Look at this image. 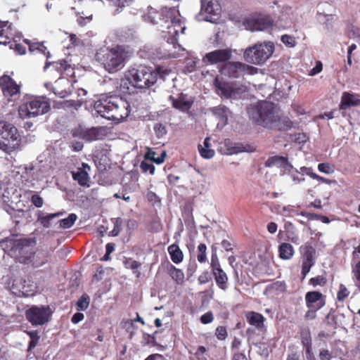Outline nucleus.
<instances>
[{"instance_id": "f257e3e1", "label": "nucleus", "mask_w": 360, "mask_h": 360, "mask_svg": "<svg viewBox=\"0 0 360 360\" xmlns=\"http://www.w3.org/2000/svg\"><path fill=\"white\" fill-rule=\"evenodd\" d=\"M95 114L116 122L125 120L130 114L129 102L120 96H110L94 103Z\"/></svg>"}, {"instance_id": "f03ea898", "label": "nucleus", "mask_w": 360, "mask_h": 360, "mask_svg": "<svg viewBox=\"0 0 360 360\" xmlns=\"http://www.w3.org/2000/svg\"><path fill=\"white\" fill-rule=\"evenodd\" d=\"M157 79L158 73L150 68L142 65L134 66L121 79V91L123 93H129V84L138 89L148 88L153 85Z\"/></svg>"}, {"instance_id": "7ed1b4c3", "label": "nucleus", "mask_w": 360, "mask_h": 360, "mask_svg": "<svg viewBox=\"0 0 360 360\" xmlns=\"http://www.w3.org/2000/svg\"><path fill=\"white\" fill-rule=\"evenodd\" d=\"M129 58V52L123 46L101 49L96 54V60L109 73H115L122 69Z\"/></svg>"}, {"instance_id": "20e7f679", "label": "nucleus", "mask_w": 360, "mask_h": 360, "mask_svg": "<svg viewBox=\"0 0 360 360\" xmlns=\"http://www.w3.org/2000/svg\"><path fill=\"white\" fill-rule=\"evenodd\" d=\"M0 247L20 263L29 264L28 256L32 250L30 239L11 236L0 240Z\"/></svg>"}, {"instance_id": "39448f33", "label": "nucleus", "mask_w": 360, "mask_h": 360, "mask_svg": "<svg viewBox=\"0 0 360 360\" xmlns=\"http://www.w3.org/2000/svg\"><path fill=\"white\" fill-rule=\"evenodd\" d=\"M248 114L255 122L264 127L275 128L280 120L276 107L269 102H261L252 106Z\"/></svg>"}, {"instance_id": "423d86ee", "label": "nucleus", "mask_w": 360, "mask_h": 360, "mask_svg": "<svg viewBox=\"0 0 360 360\" xmlns=\"http://www.w3.org/2000/svg\"><path fill=\"white\" fill-rule=\"evenodd\" d=\"M22 149V141L17 128L12 124L0 121V150L11 153Z\"/></svg>"}, {"instance_id": "0eeeda50", "label": "nucleus", "mask_w": 360, "mask_h": 360, "mask_svg": "<svg viewBox=\"0 0 360 360\" xmlns=\"http://www.w3.org/2000/svg\"><path fill=\"white\" fill-rule=\"evenodd\" d=\"M274 49L273 42L259 43L245 49L243 57L247 63L260 65L272 56Z\"/></svg>"}, {"instance_id": "6e6552de", "label": "nucleus", "mask_w": 360, "mask_h": 360, "mask_svg": "<svg viewBox=\"0 0 360 360\" xmlns=\"http://www.w3.org/2000/svg\"><path fill=\"white\" fill-rule=\"evenodd\" d=\"M164 12L167 18V21H170V24L167 26V33L169 34L167 41L172 44L174 49H178V51H184L185 49L177 43L176 38L179 32L184 34L186 30V26L182 24L181 20L178 18V15H179V11L175 7H172L165 8Z\"/></svg>"}, {"instance_id": "1a4fd4ad", "label": "nucleus", "mask_w": 360, "mask_h": 360, "mask_svg": "<svg viewBox=\"0 0 360 360\" xmlns=\"http://www.w3.org/2000/svg\"><path fill=\"white\" fill-rule=\"evenodd\" d=\"M51 110V104L44 97L32 98L19 107L21 118H32L46 114Z\"/></svg>"}, {"instance_id": "9d476101", "label": "nucleus", "mask_w": 360, "mask_h": 360, "mask_svg": "<svg viewBox=\"0 0 360 360\" xmlns=\"http://www.w3.org/2000/svg\"><path fill=\"white\" fill-rule=\"evenodd\" d=\"M221 7L217 0H201V10L198 20L216 23L219 20Z\"/></svg>"}, {"instance_id": "9b49d317", "label": "nucleus", "mask_w": 360, "mask_h": 360, "mask_svg": "<svg viewBox=\"0 0 360 360\" xmlns=\"http://www.w3.org/2000/svg\"><path fill=\"white\" fill-rule=\"evenodd\" d=\"M257 71L256 68L240 62L227 63L221 69V75L232 78H239L246 74L254 75Z\"/></svg>"}, {"instance_id": "f8f14e48", "label": "nucleus", "mask_w": 360, "mask_h": 360, "mask_svg": "<svg viewBox=\"0 0 360 360\" xmlns=\"http://www.w3.org/2000/svg\"><path fill=\"white\" fill-rule=\"evenodd\" d=\"M51 311L49 307L32 306L25 312L27 319L33 326H41L49 321Z\"/></svg>"}, {"instance_id": "ddd939ff", "label": "nucleus", "mask_w": 360, "mask_h": 360, "mask_svg": "<svg viewBox=\"0 0 360 360\" xmlns=\"http://www.w3.org/2000/svg\"><path fill=\"white\" fill-rule=\"evenodd\" d=\"M243 25L247 30L265 31L273 25V20L270 16L258 18H249L245 20Z\"/></svg>"}, {"instance_id": "4468645a", "label": "nucleus", "mask_w": 360, "mask_h": 360, "mask_svg": "<svg viewBox=\"0 0 360 360\" xmlns=\"http://www.w3.org/2000/svg\"><path fill=\"white\" fill-rule=\"evenodd\" d=\"M231 49H217L206 53L202 59V63L210 65L226 63L231 59Z\"/></svg>"}, {"instance_id": "2eb2a0df", "label": "nucleus", "mask_w": 360, "mask_h": 360, "mask_svg": "<svg viewBox=\"0 0 360 360\" xmlns=\"http://www.w3.org/2000/svg\"><path fill=\"white\" fill-rule=\"evenodd\" d=\"M51 256V251L47 249L37 250L33 252L32 249L28 256L29 264H31L33 267L38 268L46 264Z\"/></svg>"}, {"instance_id": "dca6fc26", "label": "nucleus", "mask_w": 360, "mask_h": 360, "mask_svg": "<svg viewBox=\"0 0 360 360\" xmlns=\"http://www.w3.org/2000/svg\"><path fill=\"white\" fill-rule=\"evenodd\" d=\"M265 167H276L281 169V174L285 175L286 173L292 169V165L288 162L287 158L283 156H272L269 157L264 163Z\"/></svg>"}, {"instance_id": "f3484780", "label": "nucleus", "mask_w": 360, "mask_h": 360, "mask_svg": "<svg viewBox=\"0 0 360 360\" xmlns=\"http://www.w3.org/2000/svg\"><path fill=\"white\" fill-rule=\"evenodd\" d=\"M305 300L307 307L311 311H316L325 305L323 295L318 291H310L306 293Z\"/></svg>"}, {"instance_id": "a211bd4d", "label": "nucleus", "mask_w": 360, "mask_h": 360, "mask_svg": "<svg viewBox=\"0 0 360 360\" xmlns=\"http://www.w3.org/2000/svg\"><path fill=\"white\" fill-rule=\"evenodd\" d=\"M108 128L105 127H91L82 130L81 136L88 141L101 140L108 134Z\"/></svg>"}, {"instance_id": "6ab92c4d", "label": "nucleus", "mask_w": 360, "mask_h": 360, "mask_svg": "<svg viewBox=\"0 0 360 360\" xmlns=\"http://www.w3.org/2000/svg\"><path fill=\"white\" fill-rule=\"evenodd\" d=\"M15 37L12 24L8 21L3 22L0 20V38L4 39L0 41V44H9L11 39L15 41Z\"/></svg>"}, {"instance_id": "aec40b11", "label": "nucleus", "mask_w": 360, "mask_h": 360, "mask_svg": "<svg viewBox=\"0 0 360 360\" xmlns=\"http://www.w3.org/2000/svg\"><path fill=\"white\" fill-rule=\"evenodd\" d=\"M89 169V165L83 162L82 164V167H79L77 171L72 172L73 179L77 181L80 186H87L89 181V176L87 170Z\"/></svg>"}, {"instance_id": "412c9836", "label": "nucleus", "mask_w": 360, "mask_h": 360, "mask_svg": "<svg viewBox=\"0 0 360 360\" xmlns=\"http://www.w3.org/2000/svg\"><path fill=\"white\" fill-rule=\"evenodd\" d=\"M172 100L173 107L182 111L187 112L191 108L193 101L186 95L181 94L177 98L170 96Z\"/></svg>"}, {"instance_id": "4be33fe9", "label": "nucleus", "mask_w": 360, "mask_h": 360, "mask_svg": "<svg viewBox=\"0 0 360 360\" xmlns=\"http://www.w3.org/2000/svg\"><path fill=\"white\" fill-rule=\"evenodd\" d=\"M211 112L219 120L217 127H224L228 123V117L230 115V111L228 108L224 105H219L211 108Z\"/></svg>"}, {"instance_id": "5701e85b", "label": "nucleus", "mask_w": 360, "mask_h": 360, "mask_svg": "<svg viewBox=\"0 0 360 360\" xmlns=\"http://www.w3.org/2000/svg\"><path fill=\"white\" fill-rule=\"evenodd\" d=\"M63 214L62 212L53 214H45L43 211L39 210L37 213V221H39L44 228L48 229L52 226L53 220L55 218L60 217Z\"/></svg>"}, {"instance_id": "b1692460", "label": "nucleus", "mask_w": 360, "mask_h": 360, "mask_svg": "<svg viewBox=\"0 0 360 360\" xmlns=\"http://www.w3.org/2000/svg\"><path fill=\"white\" fill-rule=\"evenodd\" d=\"M360 105V99L354 94L347 92L343 93L341 98L340 109H347L352 106Z\"/></svg>"}, {"instance_id": "393cba45", "label": "nucleus", "mask_w": 360, "mask_h": 360, "mask_svg": "<svg viewBox=\"0 0 360 360\" xmlns=\"http://www.w3.org/2000/svg\"><path fill=\"white\" fill-rule=\"evenodd\" d=\"M212 274L217 286L223 291H226L228 288V276L225 271L221 268L213 271Z\"/></svg>"}, {"instance_id": "a878e982", "label": "nucleus", "mask_w": 360, "mask_h": 360, "mask_svg": "<svg viewBox=\"0 0 360 360\" xmlns=\"http://www.w3.org/2000/svg\"><path fill=\"white\" fill-rule=\"evenodd\" d=\"M167 250L174 263L179 264L183 261L184 255L179 245L172 244L168 247Z\"/></svg>"}, {"instance_id": "bb28decb", "label": "nucleus", "mask_w": 360, "mask_h": 360, "mask_svg": "<svg viewBox=\"0 0 360 360\" xmlns=\"http://www.w3.org/2000/svg\"><path fill=\"white\" fill-rule=\"evenodd\" d=\"M279 257L283 259H290L294 255V248L292 245L283 243L278 248Z\"/></svg>"}, {"instance_id": "cd10ccee", "label": "nucleus", "mask_w": 360, "mask_h": 360, "mask_svg": "<svg viewBox=\"0 0 360 360\" xmlns=\"http://www.w3.org/2000/svg\"><path fill=\"white\" fill-rule=\"evenodd\" d=\"M214 85L217 89L218 94L229 98L231 96V90L229 85L224 82H222L220 79L217 77L214 79Z\"/></svg>"}, {"instance_id": "c85d7f7f", "label": "nucleus", "mask_w": 360, "mask_h": 360, "mask_svg": "<svg viewBox=\"0 0 360 360\" xmlns=\"http://www.w3.org/2000/svg\"><path fill=\"white\" fill-rule=\"evenodd\" d=\"M301 252L302 254V260L308 261V262H315V253L316 251L314 248L309 245H302L300 248Z\"/></svg>"}, {"instance_id": "c756f323", "label": "nucleus", "mask_w": 360, "mask_h": 360, "mask_svg": "<svg viewBox=\"0 0 360 360\" xmlns=\"http://www.w3.org/2000/svg\"><path fill=\"white\" fill-rule=\"evenodd\" d=\"M248 319L250 324L259 328L263 325L264 319L263 316L259 313L250 312L248 316Z\"/></svg>"}, {"instance_id": "7c9ffc66", "label": "nucleus", "mask_w": 360, "mask_h": 360, "mask_svg": "<svg viewBox=\"0 0 360 360\" xmlns=\"http://www.w3.org/2000/svg\"><path fill=\"white\" fill-rule=\"evenodd\" d=\"M20 93V86L18 85L13 80L7 84L4 88V94L5 96H15Z\"/></svg>"}, {"instance_id": "2f4dec72", "label": "nucleus", "mask_w": 360, "mask_h": 360, "mask_svg": "<svg viewBox=\"0 0 360 360\" xmlns=\"http://www.w3.org/2000/svg\"><path fill=\"white\" fill-rule=\"evenodd\" d=\"M159 15H160L156 11V10L153 8H148V12L145 13L143 17L146 22H148L152 25H155L157 24V19L159 18Z\"/></svg>"}, {"instance_id": "473e14b6", "label": "nucleus", "mask_w": 360, "mask_h": 360, "mask_svg": "<svg viewBox=\"0 0 360 360\" xmlns=\"http://www.w3.org/2000/svg\"><path fill=\"white\" fill-rule=\"evenodd\" d=\"M77 219V216L74 214H70L67 218L59 221L60 227L62 229H69L73 226Z\"/></svg>"}, {"instance_id": "72a5a7b5", "label": "nucleus", "mask_w": 360, "mask_h": 360, "mask_svg": "<svg viewBox=\"0 0 360 360\" xmlns=\"http://www.w3.org/2000/svg\"><path fill=\"white\" fill-rule=\"evenodd\" d=\"M286 174L289 175L292 181L296 184H300L304 181V177L303 174H300V172L292 167V170L288 172Z\"/></svg>"}, {"instance_id": "f704fd0d", "label": "nucleus", "mask_w": 360, "mask_h": 360, "mask_svg": "<svg viewBox=\"0 0 360 360\" xmlns=\"http://www.w3.org/2000/svg\"><path fill=\"white\" fill-rule=\"evenodd\" d=\"M89 306V297L87 295H82L77 302V309L85 311Z\"/></svg>"}, {"instance_id": "c9c22d12", "label": "nucleus", "mask_w": 360, "mask_h": 360, "mask_svg": "<svg viewBox=\"0 0 360 360\" xmlns=\"http://www.w3.org/2000/svg\"><path fill=\"white\" fill-rule=\"evenodd\" d=\"M27 334L30 338V341L29 347H28V351H31L37 345L39 340V336L38 335L37 331H36V330L29 331V332H27Z\"/></svg>"}, {"instance_id": "e433bc0d", "label": "nucleus", "mask_w": 360, "mask_h": 360, "mask_svg": "<svg viewBox=\"0 0 360 360\" xmlns=\"http://www.w3.org/2000/svg\"><path fill=\"white\" fill-rule=\"evenodd\" d=\"M170 276H172V279L177 283L181 282L184 278V272L174 266L170 270Z\"/></svg>"}, {"instance_id": "4c0bfd02", "label": "nucleus", "mask_w": 360, "mask_h": 360, "mask_svg": "<svg viewBox=\"0 0 360 360\" xmlns=\"http://www.w3.org/2000/svg\"><path fill=\"white\" fill-rule=\"evenodd\" d=\"M114 228L110 232V236H117L120 233L122 230V226L123 224L122 219L118 217L114 219Z\"/></svg>"}, {"instance_id": "58836bf2", "label": "nucleus", "mask_w": 360, "mask_h": 360, "mask_svg": "<svg viewBox=\"0 0 360 360\" xmlns=\"http://www.w3.org/2000/svg\"><path fill=\"white\" fill-rule=\"evenodd\" d=\"M198 150L201 157L205 159L212 158L215 153L214 150L204 148L202 145L198 146Z\"/></svg>"}, {"instance_id": "ea45409f", "label": "nucleus", "mask_w": 360, "mask_h": 360, "mask_svg": "<svg viewBox=\"0 0 360 360\" xmlns=\"http://www.w3.org/2000/svg\"><path fill=\"white\" fill-rule=\"evenodd\" d=\"M281 41L288 47H294L296 44V41L294 37L288 34H283L281 38Z\"/></svg>"}, {"instance_id": "a19ab883", "label": "nucleus", "mask_w": 360, "mask_h": 360, "mask_svg": "<svg viewBox=\"0 0 360 360\" xmlns=\"http://www.w3.org/2000/svg\"><path fill=\"white\" fill-rule=\"evenodd\" d=\"M210 266L212 271L221 269L219 261L216 253V250H212Z\"/></svg>"}, {"instance_id": "79ce46f5", "label": "nucleus", "mask_w": 360, "mask_h": 360, "mask_svg": "<svg viewBox=\"0 0 360 360\" xmlns=\"http://www.w3.org/2000/svg\"><path fill=\"white\" fill-rule=\"evenodd\" d=\"M154 131L158 138H162L167 134L165 127L160 123H158L154 126Z\"/></svg>"}, {"instance_id": "37998d69", "label": "nucleus", "mask_w": 360, "mask_h": 360, "mask_svg": "<svg viewBox=\"0 0 360 360\" xmlns=\"http://www.w3.org/2000/svg\"><path fill=\"white\" fill-rule=\"evenodd\" d=\"M140 168L143 172H149L150 174H153L155 172V166L146 162H141Z\"/></svg>"}, {"instance_id": "c03bdc74", "label": "nucleus", "mask_w": 360, "mask_h": 360, "mask_svg": "<svg viewBox=\"0 0 360 360\" xmlns=\"http://www.w3.org/2000/svg\"><path fill=\"white\" fill-rule=\"evenodd\" d=\"M349 294V292L347 289V288L342 285L340 284V290L337 295V298L339 301H343Z\"/></svg>"}, {"instance_id": "a18cd8bd", "label": "nucleus", "mask_w": 360, "mask_h": 360, "mask_svg": "<svg viewBox=\"0 0 360 360\" xmlns=\"http://www.w3.org/2000/svg\"><path fill=\"white\" fill-rule=\"evenodd\" d=\"M318 169L323 173L330 174L333 173L334 170L328 163H320L318 165Z\"/></svg>"}, {"instance_id": "49530a36", "label": "nucleus", "mask_w": 360, "mask_h": 360, "mask_svg": "<svg viewBox=\"0 0 360 360\" xmlns=\"http://www.w3.org/2000/svg\"><path fill=\"white\" fill-rule=\"evenodd\" d=\"M309 283L313 286L323 285L326 283V279L321 276L310 278Z\"/></svg>"}, {"instance_id": "de8ad7c7", "label": "nucleus", "mask_w": 360, "mask_h": 360, "mask_svg": "<svg viewBox=\"0 0 360 360\" xmlns=\"http://www.w3.org/2000/svg\"><path fill=\"white\" fill-rule=\"evenodd\" d=\"M199 60L196 59H188L186 60V69L188 72H191L196 68L197 63Z\"/></svg>"}, {"instance_id": "09e8293b", "label": "nucleus", "mask_w": 360, "mask_h": 360, "mask_svg": "<svg viewBox=\"0 0 360 360\" xmlns=\"http://www.w3.org/2000/svg\"><path fill=\"white\" fill-rule=\"evenodd\" d=\"M215 335L219 340H224L227 336V332L226 328L222 326L217 327L216 329Z\"/></svg>"}, {"instance_id": "8fccbe9b", "label": "nucleus", "mask_w": 360, "mask_h": 360, "mask_svg": "<svg viewBox=\"0 0 360 360\" xmlns=\"http://www.w3.org/2000/svg\"><path fill=\"white\" fill-rule=\"evenodd\" d=\"M124 265H125V267L127 269L136 270L141 266V264L137 261L130 259H127L124 262Z\"/></svg>"}, {"instance_id": "3c124183", "label": "nucleus", "mask_w": 360, "mask_h": 360, "mask_svg": "<svg viewBox=\"0 0 360 360\" xmlns=\"http://www.w3.org/2000/svg\"><path fill=\"white\" fill-rule=\"evenodd\" d=\"M213 314L210 311L206 312L200 317V321L204 324L211 323L213 321Z\"/></svg>"}, {"instance_id": "603ef678", "label": "nucleus", "mask_w": 360, "mask_h": 360, "mask_svg": "<svg viewBox=\"0 0 360 360\" xmlns=\"http://www.w3.org/2000/svg\"><path fill=\"white\" fill-rule=\"evenodd\" d=\"M55 68L59 71L63 72L67 70L68 63L65 60H60L59 62L53 63Z\"/></svg>"}, {"instance_id": "864d4df0", "label": "nucleus", "mask_w": 360, "mask_h": 360, "mask_svg": "<svg viewBox=\"0 0 360 360\" xmlns=\"http://www.w3.org/2000/svg\"><path fill=\"white\" fill-rule=\"evenodd\" d=\"M210 279H211V277H210L209 272L204 271L199 276L198 281L200 284H205V283H207V282H209Z\"/></svg>"}, {"instance_id": "5fc2aeb1", "label": "nucleus", "mask_w": 360, "mask_h": 360, "mask_svg": "<svg viewBox=\"0 0 360 360\" xmlns=\"http://www.w3.org/2000/svg\"><path fill=\"white\" fill-rule=\"evenodd\" d=\"M205 352L206 349L205 347L200 346L198 347L195 354L198 360H207L206 357L205 356Z\"/></svg>"}, {"instance_id": "6e6d98bb", "label": "nucleus", "mask_w": 360, "mask_h": 360, "mask_svg": "<svg viewBox=\"0 0 360 360\" xmlns=\"http://www.w3.org/2000/svg\"><path fill=\"white\" fill-rule=\"evenodd\" d=\"M319 359L320 360H330L332 356L328 349H323L320 350Z\"/></svg>"}, {"instance_id": "4d7b16f0", "label": "nucleus", "mask_w": 360, "mask_h": 360, "mask_svg": "<svg viewBox=\"0 0 360 360\" xmlns=\"http://www.w3.org/2000/svg\"><path fill=\"white\" fill-rule=\"evenodd\" d=\"M32 202L37 207H41L44 204V200L42 198H41L38 195H33L32 196Z\"/></svg>"}, {"instance_id": "13d9d810", "label": "nucleus", "mask_w": 360, "mask_h": 360, "mask_svg": "<svg viewBox=\"0 0 360 360\" xmlns=\"http://www.w3.org/2000/svg\"><path fill=\"white\" fill-rule=\"evenodd\" d=\"M322 70V64L321 62H317L316 66L313 68L310 72L309 75L314 76L319 73Z\"/></svg>"}, {"instance_id": "bf43d9fd", "label": "nucleus", "mask_w": 360, "mask_h": 360, "mask_svg": "<svg viewBox=\"0 0 360 360\" xmlns=\"http://www.w3.org/2000/svg\"><path fill=\"white\" fill-rule=\"evenodd\" d=\"M156 72L158 73V76L159 75L160 78L165 80L166 79V76L171 73V70L167 69L158 68Z\"/></svg>"}, {"instance_id": "052dcab7", "label": "nucleus", "mask_w": 360, "mask_h": 360, "mask_svg": "<svg viewBox=\"0 0 360 360\" xmlns=\"http://www.w3.org/2000/svg\"><path fill=\"white\" fill-rule=\"evenodd\" d=\"M84 318V316L82 313L77 312L72 316L71 321L73 323L76 324L82 321Z\"/></svg>"}, {"instance_id": "680f3d73", "label": "nucleus", "mask_w": 360, "mask_h": 360, "mask_svg": "<svg viewBox=\"0 0 360 360\" xmlns=\"http://www.w3.org/2000/svg\"><path fill=\"white\" fill-rule=\"evenodd\" d=\"M13 285L14 287L17 286L19 288V290L22 292V294L27 292V290H25V285L22 284V280H15Z\"/></svg>"}, {"instance_id": "e2e57ef3", "label": "nucleus", "mask_w": 360, "mask_h": 360, "mask_svg": "<svg viewBox=\"0 0 360 360\" xmlns=\"http://www.w3.org/2000/svg\"><path fill=\"white\" fill-rule=\"evenodd\" d=\"M302 342L304 347H307V346H311V338L309 333L302 335Z\"/></svg>"}, {"instance_id": "0e129e2a", "label": "nucleus", "mask_w": 360, "mask_h": 360, "mask_svg": "<svg viewBox=\"0 0 360 360\" xmlns=\"http://www.w3.org/2000/svg\"><path fill=\"white\" fill-rule=\"evenodd\" d=\"M166 157V152L162 151L161 155L158 158H153L152 160L153 162H155L156 164H161L164 162L165 158Z\"/></svg>"}, {"instance_id": "69168bd1", "label": "nucleus", "mask_w": 360, "mask_h": 360, "mask_svg": "<svg viewBox=\"0 0 360 360\" xmlns=\"http://www.w3.org/2000/svg\"><path fill=\"white\" fill-rule=\"evenodd\" d=\"M266 228L269 233L273 234L276 232L278 226L275 222H270L267 224Z\"/></svg>"}, {"instance_id": "338daca9", "label": "nucleus", "mask_w": 360, "mask_h": 360, "mask_svg": "<svg viewBox=\"0 0 360 360\" xmlns=\"http://www.w3.org/2000/svg\"><path fill=\"white\" fill-rule=\"evenodd\" d=\"M145 360H165V357L160 354L149 355Z\"/></svg>"}, {"instance_id": "774afa93", "label": "nucleus", "mask_w": 360, "mask_h": 360, "mask_svg": "<svg viewBox=\"0 0 360 360\" xmlns=\"http://www.w3.org/2000/svg\"><path fill=\"white\" fill-rule=\"evenodd\" d=\"M91 20V16H86V17H83V16H81L79 18H77V22L80 25H84L86 22H90Z\"/></svg>"}]
</instances>
